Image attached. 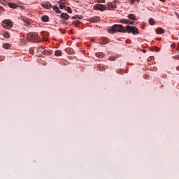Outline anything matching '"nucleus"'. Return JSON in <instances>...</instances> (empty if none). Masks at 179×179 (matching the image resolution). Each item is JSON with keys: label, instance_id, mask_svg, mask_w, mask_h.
Returning <instances> with one entry per match:
<instances>
[{"label": "nucleus", "instance_id": "33", "mask_svg": "<svg viewBox=\"0 0 179 179\" xmlns=\"http://www.w3.org/2000/svg\"><path fill=\"white\" fill-rule=\"evenodd\" d=\"M0 10H3V7L0 6Z\"/></svg>", "mask_w": 179, "mask_h": 179}, {"label": "nucleus", "instance_id": "39", "mask_svg": "<svg viewBox=\"0 0 179 179\" xmlns=\"http://www.w3.org/2000/svg\"><path fill=\"white\" fill-rule=\"evenodd\" d=\"M62 34H65V31L62 32L61 31Z\"/></svg>", "mask_w": 179, "mask_h": 179}, {"label": "nucleus", "instance_id": "1", "mask_svg": "<svg viewBox=\"0 0 179 179\" xmlns=\"http://www.w3.org/2000/svg\"><path fill=\"white\" fill-rule=\"evenodd\" d=\"M108 31L109 33H115V31H120V33H132L134 36L136 34H139V31L138 28L136 27H131L129 25H127L126 28L124 26L120 24H115L112 27H109L108 29Z\"/></svg>", "mask_w": 179, "mask_h": 179}, {"label": "nucleus", "instance_id": "25", "mask_svg": "<svg viewBox=\"0 0 179 179\" xmlns=\"http://www.w3.org/2000/svg\"><path fill=\"white\" fill-rule=\"evenodd\" d=\"M152 51H157V52L160 51V48L157 47H155L153 48Z\"/></svg>", "mask_w": 179, "mask_h": 179}, {"label": "nucleus", "instance_id": "20", "mask_svg": "<svg viewBox=\"0 0 179 179\" xmlns=\"http://www.w3.org/2000/svg\"><path fill=\"white\" fill-rule=\"evenodd\" d=\"M149 23H150V24H151V26H153V24H155V19L150 18L149 19Z\"/></svg>", "mask_w": 179, "mask_h": 179}, {"label": "nucleus", "instance_id": "11", "mask_svg": "<svg viewBox=\"0 0 179 179\" xmlns=\"http://www.w3.org/2000/svg\"><path fill=\"white\" fill-rule=\"evenodd\" d=\"M121 23H125L126 24H128V23H129V24H134V22L133 21H129L127 19H122L121 20Z\"/></svg>", "mask_w": 179, "mask_h": 179}, {"label": "nucleus", "instance_id": "19", "mask_svg": "<svg viewBox=\"0 0 179 179\" xmlns=\"http://www.w3.org/2000/svg\"><path fill=\"white\" fill-rule=\"evenodd\" d=\"M10 45L9 43H5L3 45V48H5L6 50H8V48H10Z\"/></svg>", "mask_w": 179, "mask_h": 179}, {"label": "nucleus", "instance_id": "24", "mask_svg": "<svg viewBox=\"0 0 179 179\" xmlns=\"http://www.w3.org/2000/svg\"><path fill=\"white\" fill-rule=\"evenodd\" d=\"M29 54H31V55L34 54V50L33 48L29 49Z\"/></svg>", "mask_w": 179, "mask_h": 179}, {"label": "nucleus", "instance_id": "36", "mask_svg": "<svg viewBox=\"0 0 179 179\" xmlns=\"http://www.w3.org/2000/svg\"><path fill=\"white\" fill-rule=\"evenodd\" d=\"M177 71H179V66L176 67Z\"/></svg>", "mask_w": 179, "mask_h": 179}, {"label": "nucleus", "instance_id": "31", "mask_svg": "<svg viewBox=\"0 0 179 179\" xmlns=\"http://www.w3.org/2000/svg\"><path fill=\"white\" fill-rule=\"evenodd\" d=\"M77 17H78V15H74V16L72 17V19H77Z\"/></svg>", "mask_w": 179, "mask_h": 179}, {"label": "nucleus", "instance_id": "26", "mask_svg": "<svg viewBox=\"0 0 179 179\" xmlns=\"http://www.w3.org/2000/svg\"><path fill=\"white\" fill-rule=\"evenodd\" d=\"M67 12H68L69 13H72V9L71 8V7H68V8H67Z\"/></svg>", "mask_w": 179, "mask_h": 179}, {"label": "nucleus", "instance_id": "10", "mask_svg": "<svg viewBox=\"0 0 179 179\" xmlns=\"http://www.w3.org/2000/svg\"><path fill=\"white\" fill-rule=\"evenodd\" d=\"M157 34H164L165 31L163 28H158L156 29Z\"/></svg>", "mask_w": 179, "mask_h": 179}, {"label": "nucleus", "instance_id": "15", "mask_svg": "<svg viewBox=\"0 0 179 179\" xmlns=\"http://www.w3.org/2000/svg\"><path fill=\"white\" fill-rule=\"evenodd\" d=\"M8 6L13 9H16L17 8V6L13 3H8Z\"/></svg>", "mask_w": 179, "mask_h": 179}, {"label": "nucleus", "instance_id": "41", "mask_svg": "<svg viewBox=\"0 0 179 179\" xmlns=\"http://www.w3.org/2000/svg\"><path fill=\"white\" fill-rule=\"evenodd\" d=\"M176 59H178V57H176Z\"/></svg>", "mask_w": 179, "mask_h": 179}, {"label": "nucleus", "instance_id": "40", "mask_svg": "<svg viewBox=\"0 0 179 179\" xmlns=\"http://www.w3.org/2000/svg\"><path fill=\"white\" fill-rule=\"evenodd\" d=\"M4 1H6L7 2L9 1V0H4Z\"/></svg>", "mask_w": 179, "mask_h": 179}, {"label": "nucleus", "instance_id": "6", "mask_svg": "<svg viewBox=\"0 0 179 179\" xmlns=\"http://www.w3.org/2000/svg\"><path fill=\"white\" fill-rule=\"evenodd\" d=\"M90 21H91L92 23H97V22H100V17L99 16L92 17L90 18Z\"/></svg>", "mask_w": 179, "mask_h": 179}, {"label": "nucleus", "instance_id": "38", "mask_svg": "<svg viewBox=\"0 0 179 179\" xmlns=\"http://www.w3.org/2000/svg\"><path fill=\"white\" fill-rule=\"evenodd\" d=\"M161 2H165L166 0H159Z\"/></svg>", "mask_w": 179, "mask_h": 179}, {"label": "nucleus", "instance_id": "3", "mask_svg": "<svg viewBox=\"0 0 179 179\" xmlns=\"http://www.w3.org/2000/svg\"><path fill=\"white\" fill-rule=\"evenodd\" d=\"M38 38V34L37 33H29L27 34V39L29 41H31L32 43H34Z\"/></svg>", "mask_w": 179, "mask_h": 179}, {"label": "nucleus", "instance_id": "43", "mask_svg": "<svg viewBox=\"0 0 179 179\" xmlns=\"http://www.w3.org/2000/svg\"><path fill=\"white\" fill-rule=\"evenodd\" d=\"M60 31H61V29H59Z\"/></svg>", "mask_w": 179, "mask_h": 179}, {"label": "nucleus", "instance_id": "14", "mask_svg": "<svg viewBox=\"0 0 179 179\" xmlns=\"http://www.w3.org/2000/svg\"><path fill=\"white\" fill-rule=\"evenodd\" d=\"M128 17L130 20H136V17L134 14H129Z\"/></svg>", "mask_w": 179, "mask_h": 179}, {"label": "nucleus", "instance_id": "16", "mask_svg": "<svg viewBox=\"0 0 179 179\" xmlns=\"http://www.w3.org/2000/svg\"><path fill=\"white\" fill-rule=\"evenodd\" d=\"M55 55L57 57H61V55H62V52L61 50H56L55 52Z\"/></svg>", "mask_w": 179, "mask_h": 179}, {"label": "nucleus", "instance_id": "8", "mask_svg": "<svg viewBox=\"0 0 179 179\" xmlns=\"http://www.w3.org/2000/svg\"><path fill=\"white\" fill-rule=\"evenodd\" d=\"M60 17L63 19V20H68L69 19V15L67 13H63L61 14Z\"/></svg>", "mask_w": 179, "mask_h": 179}, {"label": "nucleus", "instance_id": "18", "mask_svg": "<svg viewBox=\"0 0 179 179\" xmlns=\"http://www.w3.org/2000/svg\"><path fill=\"white\" fill-rule=\"evenodd\" d=\"M3 36L5 37V38H9L10 37V35L8 31H4Z\"/></svg>", "mask_w": 179, "mask_h": 179}, {"label": "nucleus", "instance_id": "7", "mask_svg": "<svg viewBox=\"0 0 179 179\" xmlns=\"http://www.w3.org/2000/svg\"><path fill=\"white\" fill-rule=\"evenodd\" d=\"M41 6H43V8H45L46 9H50V8H51V3L48 1L42 3Z\"/></svg>", "mask_w": 179, "mask_h": 179}, {"label": "nucleus", "instance_id": "17", "mask_svg": "<svg viewBox=\"0 0 179 179\" xmlns=\"http://www.w3.org/2000/svg\"><path fill=\"white\" fill-rule=\"evenodd\" d=\"M96 57H97V58H103L104 57V54H103V52H97L96 53Z\"/></svg>", "mask_w": 179, "mask_h": 179}, {"label": "nucleus", "instance_id": "21", "mask_svg": "<svg viewBox=\"0 0 179 179\" xmlns=\"http://www.w3.org/2000/svg\"><path fill=\"white\" fill-rule=\"evenodd\" d=\"M59 8L60 9H62L63 8H65V4H64V2H62V1H59Z\"/></svg>", "mask_w": 179, "mask_h": 179}, {"label": "nucleus", "instance_id": "42", "mask_svg": "<svg viewBox=\"0 0 179 179\" xmlns=\"http://www.w3.org/2000/svg\"><path fill=\"white\" fill-rule=\"evenodd\" d=\"M118 73H121L120 72H117Z\"/></svg>", "mask_w": 179, "mask_h": 179}, {"label": "nucleus", "instance_id": "32", "mask_svg": "<svg viewBox=\"0 0 179 179\" xmlns=\"http://www.w3.org/2000/svg\"><path fill=\"white\" fill-rule=\"evenodd\" d=\"M77 17H78V19H82L83 17V16L80 15V16H78Z\"/></svg>", "mask_w": 179, "mask_h": 179}, {"label": "nucleus", "instance_id": "35", "mask_svg": "<svg viewBox=\"0 0 179 179\" xmlns=\"http://www.w3.org/2000/svg\"><path fill=\"white\" fill-rule=\"evenodd\" d=\"M171 47H176V44H172Z\"/></svg>", "mask_w": 179, "mask_h": 179}, {"label": "nucleus", "instance_id": "29", "mask_svg": "<svg viewBox=\"0 0 179 179\" xmlns=\"http://www.w3.org/2000/svg\"><path fill=\"white\" fill-rule=\"evenodd\" d=\"M135 1L139 2V0H130V3H134Z\"/></svg>", "mask_w": 179, "mask_h": 179}, {"label": "nucleus", "instance_id": "30", "mask_svg": "<svg viewBox=\"0 0 179 179\" xmlns=\"http://www.w3.org/2000/svg\"><path fill=\"white\" fill-rule=\"evenodd\" d=\"M99 2L101 3H105L106 0H99Z\"/></svg>", "mask_w": 179, "mask_h": 179}, {"label": "nucleus", "instance_id": "37", "mask_svg": "<svg viewBox=\"0 0 179 179\" xmlns=\"http://www.w3.org/2000/svg\"><path fill=\"white\" fill-rule=\"evenodd\" d=\"M143 52L145 53L146 52V50H143Z\"/></svg>", "mask_w": 179, "mask_h": 179}, {"label": "nucleus", "instance_id": "2", "mask_svg": "<svg viewBox=\"0 0 179 179\" xmlns=\"http://www.w3.org/2000/svg\"><path fill=\"white\" fill-rule=\"evenodd\" d=\"M2 26L4 29H7L8 30H10L12 27H13V22L10 21V20H5L2 22Z\"/></svg>", "mask_w": 179, "mask_h": 179}, {"label": "nucleus", "instance_id": "34", "mask_svg": "<svg viewBox=\"0 0 179 179\" xmlns=\"http://www.w3.org/2000/svg\"><path fill=\"white\" fill-rule=\"evenodd\" d=\"M62 23H64V24H68V23H66V22L63 21Z\"/></svg>", "mask_w": 179, "mask_h": 179}, {"label": "nucleus", "instance_id": "22", "mask_svg": "<svg viewBox=\"0 0 179 179\" xmlns=\"http://www.w3.org/2000/svg\"><path fill=\"white\" fill-rule=\"evenodd\" d=\"M73 24L74 26H78V24H80V21H79V20L73 21Z\"/></svg>", "mask_w": 179, "mask_h": 179}, {"label": "nucleus", "instance_id": "28", "mask_svg": "<svg viewBox=\"0 0 179 179\" xmlns=\"http://www.w3.org/2000/svg\"><path fill=\"white\" fill-rule=\"evenodd\" d=\"M113 6H112V4H108V9L111 10V9H113Z\"/></svg>", "mask_w": 179, "mask_h": 179}, {"label": "nucleus", "instance_id": "5", "mask_svg": "<svg viewBox=\"0 0 179 179\" xmlns=\"http://www.w3.org/2000/svg\"><path fill=\"white\" fill-rule=\"evenodd\" d=\"M99 43L102 45H106V44H108V39L106 37H101V39L99 40Z\"/></svg>", "mask_w": 179, "mask_h": 179}, {"label": "nucleus", "instance_id": "23", "mask_svg": "<svg viewBox=\"0 0 179 179\" xmlns=\"http://www.w3.org/2000/svg\"><path fill=\"white\" fill-rule=\"evenodd\" d=\"M65 51H66V52H67V54H71V48H66Z\"/></svg>", "mask_w": 179, "mask_h": 179}, {"label": "nucleus", "instance_id": "9", "mask_svg": "<svg viewBox=\"0 0 179 179\" xmlns=\"http://www.w3.org/2000/svg\"><path fill=\"white\" fill-rule=\"evenodd\" d=\"M42 54H43V55H52V50H45L42 52Z\"/></svg>", "mask_w": 179, "mask_h": 179}, {"label": "nucleus", "instance_id": "27", "mask_svg": "<svg viewBox=\"0 0 179 179\" xmlns=\"http://www.w3.org/2000/svg\"><path fill=\"white\" fill-rule=\"evenodd\" d=\"M109 59H110V61H115L116 58L114 57H110Z\"/></svg>", "mask_w": 179, "mask_h": 179}, {"label": "nucleus", "instance_id": "4", "mask_svg": "<svg viewBox=\"0 0 179 179\" xmlns=\"http://www.w3.org/2000/svg\"><path fill=\"white\" fill-rule=\"evenodd\" d=\"M93 9H94V10H100L101 12H104V10L107 9V7L103 4H96L94 6Z\"/></svg>", "mask_w": 179, "mask_h": 179}, {"label": "nucleus", "instance_id": "12", "mask_svg": "<svg viewBox=\"0 0 179 179\" xmlns=\"http://www.w3.org/2000/svg\"><path fill=\"white\" fill-rule=\"evenodd\" d=\"M42 22H48L50 20V17L48 15H43L41 17Z\"/></svg>", "mask_w": 179, "mask_h": 179}, {"label": "nucleus", "instance_id": "13", "mask_svg": "<svg viewBox=\"0 0 179 179\" xmlns=\"http://www.w3.org/2000/svg\"><path fill=\"white\" fill-rule=\"evenodd\" d=\"M52 9L53 10H55V12H56V13H61V10H59V8H58V6H53Z\"/></svg>", "mask_w": 179, "mask_h": 179}]
</instances>
